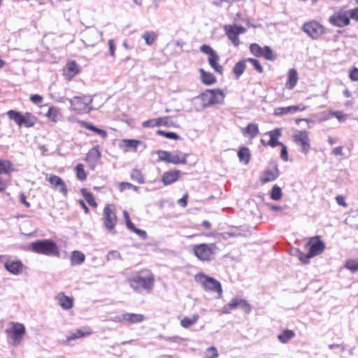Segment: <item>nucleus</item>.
Segmentation results:
<instances>
[{
    "instance_id": "nucleus-1",
    "label": "nucleus",
    "mask_w": 358,
    "mask_h": 358,
    "mask_svg": "<svg viewBox=\"0 0 358 358\" xmlns=\"http://www.w3.org/2000/svg\"><path fill=\"white\" fill-rule=\"evenodd\" d=\"M129 286L136 292L143 290L150 292L154 286L155 278L149 271L134 273L127 280Z\"/></svg>"
},
{
    "instance_id": "nucleus-2",
    "label": "nucleus",
    "mask_w": 358,
    "mask_h": 358,
    "mask_svg": "<svg viewBox=\"0 0 358 358\" xmlns=\"http://www.w3.org/2000/svg\"><path fill=\"white\" fill-rule=\"evenodd\" d=\"M8 119L15 123L18 127H34L38 121L37 117L30 112H22L9 110L6 112Z\"/></svg>"
},
{
    "instance_id": "nucleus-3",
    "label": "nucleus",
    "mask_w": 358,
    "mask_h": 358,
    "mask_svg": "<svg viewBox=\"0 0 358 358\" xmlns=\"http://www.w3.org/2000/svg\"><path fill=\"white\" fill-rule=\"evenodd\" d=\"M28 249L34 252L48 256H59V250L57 244L50 239L38 240L31 243Z\"/></svg>"
},
{
    "instance_id": "nucleus-4",
    "label": "nucleus",
    "mask_w": 358,
    "mask_h": 358,
    "mask_svg": "<svg viewBox=\"0 0 358 358\" xmlns=\"http://www.w3.org/2000/svg\"><path fill=\"white\" fill-rule=\"evenodd\" d=\"M225 94L219 89L207 90L196 97L201 101L203 108L210 107L224 103Z\"/></svg>"
},
{
    "instance_id": "nucleus-5",
    "label": "nucleus",
    "mask_w": 358,
    "mask_h": 358,
    "mask_svg": "<svg viewBox=\"0 0 358 358\" xmlns=\"http://www.w3.org/2000/svg\"><path fill=\"white\" fill-rule=\"evenodd\" d=\"M195 281L200 284L206 292H215L217 298L222 297V289L221 283L213 278L209 277L202 273H198L194 277Z\"/></svg>"
},
{
    "instance_id": "nucleus-6",
    "label": "nucleus",
    "mask_w": 358,
    "mask_h": 358,
    "mask_svg": "<svg viewBox=\"0 0 358 358\" xmlns=\"http://www.w3.org/2000/svg\"><path fill=\"white\" fill-rule=\"evenodd\" d=\"M217 250L215 243H200L193 246L194 255L201 261H210Z\"/></svg>"
},
{
    "instance_id": "nucleus-7",
    "label": "nucleus",
    "mask_w": 358,
    "mask_h": 358,
    "mask_svg": "<svg viewBox=\"0 0 358 358\" xmlns=\"http://www.w3.org/2000/svg\"><path fill=\"white\" fill-rule=\"evenodd\" d=\"M157 154L158 155L159 160L162 162L173 164H187V157L188 155L179 150H174L172 152L158 150Z\"/></svg>"
},
{
    "instance_id": "nucleus-8",
    "label": "nucleus",
    "mask_w": 358,
    "mask_h": 358,
    "mask_svg": "<svg viewBox=\"0 0 358 358\" xmlns=\"http://www.w3.org/2000/svg\"><path fill=\"white\" fill-rule=\"evenodd\" d=\"M8 338L11 341L12 344L17 346L20 344L25 334L24 326L18 322H11L6 330Z\"/></svg>"
},
{
    "instance_id": "nucleus-9",
    "label": "nucleus",
    "mask_w": 358,
    "mask_h": 358,
    "mask_svg": "<svg viewBox=\"0 0 358 358\" xmlns=\"http://www.w3.org/2000/svg\"><path fill=\"white\" fill-rule=\"evenodd\" d=\"M293 141L301 147V152L306 155L310 149L309 134L306 131H297L292 135Z\"/></svg>"
},
{
    "instance_id": "nucleus-10",
    "label": "nucleus",
    "mask_w": 358,
    "mask_h": 358,
    "mask_svg": "<svg viewBox=\"0 0 358 358\" xmlns=\"http://www.w3.org/2000/svg\"><path fill=\"white\" fill-rule=\"evenodd\" d=\"M80 71V65L74 60H68L62 70V76L67 81L72 80Z\"/></svg>"
},
{
    "instance_id": "nucleus-11",
    "label": "nucleus",
    "mask_w": 358,
    "mask_h": 358,
    "mask_svg": "<svg viewBox=\"0 0 358 358\" xmlns=\"http://www.w3.org/2000/svg\"><path fill=\"white\" fill-rule=\"evenodd\" d=\"M103 215L104 227L108 231H112L114 229L117 220L115 209L110 205H107L104 208Z\"/></svg>"
},
{
    "instance_id": "nucleus-12",
    "label": "nucleus",
    "mask_w": 358,
    "mask_h": 358,
    "mask_svg": "<svg viewBox=\"0 0 358 358\" xmlns=\"http://www.w3.org/2000/svg\"><path fill=\"white\" fill-rule=\"evenodd\" d=\"M224 29L228 38L235 46H238L240 43L238 36L245 33L246 31L245 28L238 26L237 24L226 25Z\"/></svg>"
},
{
    "instance_id": "nucleus-13",
    "label": "nucleus",
    "mask_w": 358,
    "mask_h": 358,
    "mask_svg": "<svg viewBox=\"0 0 358 358\" xmlns=\"http://www.w3.org/2000/svg\"><path fill=\"white\" fill-rule=\"evenodd\" d=\"M303 30L313 39L317 38L324 32L323 27L315 21L305 23L303 26Z\"/></svg>"
},
{
    "instance_id": "nucleus-14",
    "label": "nucleus",
    "mask_w": 358,
    "mask_h": 358,
    "mask_svg": "<svg viewBox=\"0 0 358 358\" xmlns=\"http://www.w3.org/2000/svg\"><path fill=\"white\" fill-rule=\"evenodd\" d=\"M331 24L337 27H344L350 24V14L348 11H339L329 18Z\"/></svg>"
},
{
    "instance_id": "nucleus-15",
    "label": "nucleus",
    "mask_w": 358,
    "mask_h": 358,
    "mask_svg": "<svg viewBox=\"0 0 358 358\" xmlns=\"http://www.w3.org/2000/svg\"><path fill=\"white\" fill-rule=\"evenodd\" d=\"M4 268L10 273L17 275L23 271L24 265L19 259L11 260L9 259L5 262Z\"/></svg>"
},
{
    "instance_id": "nucleus-16",
    "label": "nucleus",
    "mask_w": 358,
    "mask_h": 358,
    "mask_svg": "<svg viewBox=\"0 0 358 358\" xmlns=\"http://www.w3.org/2000/svg\"><path fill=\"white\" fill-rule=\"evenodd\" d=\"M307 108V106L303 103L296 106H290L287 107H278L274 109L275 115H283L287 114H293L297 111H303Z\"/></svg>"
},
{
    "instance_id": "nucleus-17",
    "label": "nucleus",
    "mask_w": 358,
    "mask_h": 358,
    "mask_svg": "<svg viewBox=\"0 0 358 358\" xmlns=\"http://www.w3.org/2000/svg\"><path fill=\"white\" fill-rule=\"evenodd\" d=\"M46 180L50 182L52 187L59 188V192L64 196L67 194L68 190L66 186L60 177L55 175H51L49 177H46Z\"/></svg>"
},
{
    "instance_id": "nucleus-18",
    "label": "nucleus",
    "mask_w": 358,
    "mask_h": 358,
    "mask_svg": "<svg viewBox=\"0 0 358 358\" xmlns=\"http://www.w3.org/2000/svg\"><path fill=\"white\" fill-rule=\"evenodd\" d=\"M56 299L58 301L59 306L64 310H69L73 307V299L64 294V292H60L56 296Z\"/></svg>"
},
{
    "instance_id": "nucleus-19",
    "label": "nucleus",
    "mask_w": 358,
    "mask_h": 358,
    "mask_svg": "<svg viewBox=\"0 0 358 358\" xmlns=\"http://www.w3.org/2000/svg\"><path fill=\"white\" fill-rule=\"evenodd\" d=\"M266 134H267L270 138L268 144L271 147L275 148L278 145H282V143L278 141V138L282 136L281 128H275L272 131H268Z\"/></svg>"
},
{
    "instance_id": "nucleus-20",
    "label": "nucleus",
    "mask_w": 358,
    "mask_h": 358,
    "mask_svg": "<svg viewBox=\"0 0 358 358\" xmlns=\"http://www.w3.org/2000/svg\"><path fill=\"white\" fill-rule=\"evenodd\" d=\"M279 175V171L277 166H274L271 169L266 170L260 178V181L262 183H266L275 180Z\"/></svg>"
},
{
    "instance_id": "nucleus-21",
    "label": "nucleus",
    "mask_w": 358,
    "mask_h": 358,
    "mask_svg": "<svg viewBox=\"0 0 358 358\" xmlns=\"http://www.w3.org/2000/svg\"><path fill=\"white\" fill-rule=\"evenodd\" d=\"M324 250V245L320 241H317L310 245V250L307 253L306 259H310L321 254Z\"/></svg>"
},
{
    "instance_id": "nucleus-22",
    "label": "nucleus",
    "mask_w": 358,
    "mask_h": 358,
    "mask_svg": "<svg viewBox=\"0 0 358 358\" xmlns=\"http://www.w3.org/2000/svg\"><path fill=\"white\" fill-rule=\"evenodd\" d=\"M180 171L178 170L170 171L164 173L162 181L164 185H169L176 182L180 176Z\"/></svg>"
},
{
    "instance_id": "nucleus-23",
    "label": "nucleus",
    "mask_w": 358,
    "mask_h": 358,
    "mask_svg": "<svg viewBox=\"0 0 358 358\" xmlns=\"http://www.w3.org/2000/svg\"><path fill=\"white\" fill-rule=\"evenodd\" d=\"M298 82V73L294 69H291L287 73V80L285 87L288 90H292Z\"/></svg>"
},
{
    "instance_id": "nucleus-24",
    "label": "nucleus",
    "mask_w": 358,
    "mask_h": 358,
    "mask_svg": "<svg viewBox=\"0 0 358 358\" xmlns=\"http://www.w3.org/2000/svg\"><path fill=\"white\" fill-rule=\"evenodd\" d=\"M14 171V165L10 161L0 159V175H9Z\"/></svg>"
},
{
    "instance_id": "nucleus-25",
    "label": "nucleus",
    "mask_w": 358,
    "mask_h": 358,
    "mask_svg": "<svg viewBox=\"0 0 358 358\" xmlns=\"http://www.w3.org/2000/svg\"><path fill=\"white\" fill-rule=\"evenodd\" d=\"M167 117H159L157 119L148 120L143 122L144 127H155L167 124Z\"/></svg>"
},
{
    "instance_id": "nucleus-26",
    "label": "nucleus",
    "mask_w": 358,
    "mask_h": 358,
    "mask_svg": "<svg viewBox=\"0 0 358 358\" xmlns=\"http://www.w3.org/2000/svg\"><path fill=\"white\" fill-rule=\"evenodd\" d=\"M124 319L125 322H129L131 324L140 323L145 320V317L142 314H136V313H124V317H122Z\"/></svg>"
},
{
    "instance_id": "nucleus-27",
    "label": "nucleus",
    "mask_w": 358,
    "mask_h": 358,
    "mask_svg": "<svg viewBox=\"0 0 358 358\" xmlns=\"http://www.w3.org/2000/svg\"><path fill=\"white\" fill-rule=\"evenodd\" d=\"M199 72L201 73V82L204 85H210L215 83L216 78L211 73L206 72L202 69H199Z\"/></svg>"
},
{
    "instance_id": "nucleus-28",
    "label": "nucleus",
    "mask_w": 358,
    "mask_h": 358,
    "mask_svg": "<svg viewBox=\"0 0 358 358\" xmlns=\"http://www.w3.org/2000/svg\"><path fill=\"white\" fill-rule=\"evenodd\" d=\"M259 133V128L257 124L250 123L243 129L244 136H248L250 138H255Z\"/></svg>"
},
{
    "instance_id": "nucleus-29",
    "label": "nucleus",
    "mask_w": 358,
    "mask_h": 358,
    "mask_svg": "<svg viewBox=\"0 0 358 358\" xmlns=\"http://www.w3.org/2000/svg\"><path fill=\"white\" fill-rule=\"evenodd\" d=\"M219 56L217 53L208 57V63L210 66L217 72L222 74L223 68L219 64Z\"/></svg>"
},
{
    "instance_id": "nucleus-30",
    "label": "nucleus",
    "mask_w": 358,
    "mask_h": 358,
    "mask_svg": "<svg viewBox=\"0 0 358 358\" xmlns=\"http://www.w3.org/2000/svg\"><path fill=\"white\" fill-rule=\"evenodd\" d=\"M250 156V151L248 148H241L238 152V157L240 162H243L245 164H248L249 163Z\"/></svg>"
},
{
    "instance_id": "nucleus-31",
    "label": "nucleus",
    "mask_w": 358,
    "mask_h": 358,
    "mask_svg": "<svg viewBox=\"0 0 358 358\" xmlns=\"http://www.w3.org/2000/svg\"><path fill=\"white\" fill-rule=\"evenodd\" d=\"M295 336V333L292 330H284L278 336L279 341L282 343H287L290 339Z\"/></svg>"
},
{
    "instance_id": "nucleus-32",
    "label": "nucleus",
    "mask_w": 358,
    "mask_h": 358,
    "mask_svg": "<svg viewBox=\"0 0 358 358\" xmlns=\"http://www.w3.org/2000/svg\"><path fill=\"white\" fill-rule=\"evenodd\" d=\"M199 316L197 314H194L191 317H185L180 322V324L182 327L187 329L194 324L199 320Z\"/></svg>"
},
{
    "instance_id": "nucleus-33",
    "label": "nucleus",
    "mask_w": 358,
    "mask_h": 358,
    "mask_svg": "<svg viewBox=\"0 0 358 358\" xmlns=\"http://www.w3.org/2000/svg\"><path fill=\"white\" fill-rule=\"evenodd\" d=\"M60 116L59 110L55 106L50 107L46 113V117L53 122H57L59 120Z\"/></svg>"
},
{
    "instance_id": "nucleus-34",
    "label": "nucleus",
    "mask_w": 358,
    "mask_h": 358,
    "mask_svg": "<svg viewBox=\"0 0 358 358\" xmlns=\"http://www.w3.org/2000/svg\"><path fill=\"white\" fill-rule=\"evenodd\" d=\"M88 334L89 333L87 331H83V329H77L76 331L70 333L69 335L66 336V341L69 342L73 340L80 338L88 335Z\"/></svg>"
},
{
    "instance_id": "nucleus-35",
    "label": "nucleus",
    "mask_w": 358,
    "mask_h": 358,
    "mask_svg": "<svg viewBox=\"0 0 358 358\" xmlns=\"http://www.w3.org/2000/svg\"><path fill=\"white\" fill-rule=\"evenodd\" d=\"M157 37L155 31H145L142 35V38L145 40L148 45H152Z\"/></svg>"
},
{
    "instance_id": "nucleus-36",
    "label": "nucleus",
    "mask_w": 358,
    "mask_h": 358,
    "mask_svg": "<svg viewBox=\"0 0 358 358\" xmlns=\"http://www.w3.org/2000/svg\"><path fill=\"white\" fill-rule=\"evenodd\" d=\"M85 260V255L79 252L74 251L72 252L71 262L72 265L80 264Z\"/></svg>"
},
{
    "instance_id": "nucleus-37",
    "label": "nucleus",
    "mask_w": 358,
    "mask_h": 358,
    "mask_svg": "<svg viewBox=\"0 0 358 358\" xmlns=\"http://www.w3.org/2000/svg\"><path fill=\"white\" fill-rule=\"evenodd\" d=\"M104 101V98L100 95L95 94L91 97V110L98 109Z\"/></svg>"
},
{
    "instance_id": "nucleus-38",
    "label": "nucleus",
    "mask_w": 358,
    "mask_h": 358,
    "mask_svg": "<svg viewBox=\"0 0 358 358\" xmlns=\"http://www.w3.org/2000/svg\"><path fill=\"white\" fill-rule=\"evenodd\" d=\"M261 57H263L266 59L269 60V61H274L276 58V57L274 55V53L273 52L272 50L268 46H264L262 48Z\"/></svg>"
},
{
    "instance_id": "nucleus-39",
    "label": "nucleus",
    "mask_w": 358,
    "mask_h": 358,
    "mask_svg": "<svg viewBox=\"0 0 358 358\" xmlns=\"http://www.w3.org/2000/svg\"><path fill=\"white\" fill-rule=\"evenodd\" d=\"M245 61H240L238 63L235 64L233 69V72L236 76V77H239L242 75L245 69Z\"/></svg>"
},
{
    "instance_id": "nucleus-40",
    "label": "nucleus",
    "mask_w": 358,
    "mask_h": 358,
    "mask_svg": "<svg viewBox=\"0 0 358 358\" xmlns=\"http://www.w3.org/2000/svg\"><path fill=\"white\" fill-rule=\"evenodd\" d=\"M314 116L319 122H324L331 118L332 116V110L322 111L315 114Z\"/></svg>"
},
{
    "instance_id": "nucleus-41",
    "label": "nucleus",
    "mask_w": 358,
    "mask_h": 358,
    "mask_svg": "<svg viewBox=\"0 0 358 358\" xmlns=\"http://www.w3.org/2000/svg\"><path fill=\"white\" fill-rule=\"evenodd\" d=\"M131 178L132 180L136 181L139 184L144 183V178L141 172L138 169L132 170L131 173Z\"/></svg>"
},
{
    "instance_id": "nucleus-42",
    "label": "nucleus",
    "mask_w": 358,
    "mask_h": 358,
    "mask_svg": "<svg viewBox=\"0 0 358 358\" xmlns=\"http://www.w3.org/2000/svg\"><path fill=\"white\" fill-rule=\"evenodd\" d=\"M271 197L273 200H279L282 197L281 189L278 185H274L271 189Z\"/></svg>"
},
{
    "instance_id": "nucleus-43",
    "label": "nucleus",
    "mask_w": 358,
    "mask_h": 358,
    "mask_svg": "<svg viewBox=\"0 0 358 358\" xmlns=\"http://www.w3.org/2000/svg\"><path fill=\"white\" fill-rule=\"evenodd\" d=\"M76 176L80 180H84L86 179V173L84 169V166L83 164H79L76 167Z\"/></svg>"
},
{
    "instance_id": "nucleus-44",
    "label": "nucleus",
    "mask_w": 358,
    "mask_h": 358,
    "mask_svg": "<svg viewBox=\"0 0 358 358\" xmlns=\"http://www.w3.org/2000/svg\"><path fill=\"white\" fill-rule=\"evenodd\" d=\"M345 267L354 273L358 271V261L350 259L345 262Z\"/></svg>"
},
{
    "instance_id": "nucleus-45",
    "label": "nucleus",
    "mask_w": 358,
    "mask_h": 358,
    "mask_svg": "<svg viewBox=\"0 0 358 358\" xmlns=\"http://www.w3.org/2000/svg\"><path fill=\"white\" fill-rule=\"evenodd\" d=\"M122 143L126 148H131L136 150L137 146L141 143V141L132 139H124L122 141Z\"/></svg>"
},
{
    "instance_id": "nucleus-46",
    "label": "nucleus",
    "mask_w": 358,
    "mask_h": 358,
    "mask_svg": "<svg viewBox=\"0 0 358 358\" xmlns=\"http://www.w3.org/2000/svg\"><path fill=\"white\" fill-rule=\"evenodd\" d=\"M262 48L257 43H252L250 46V52L256 57H261Z\"/></svg>"
},
{
    "instance_id": "nucleus-47",
    "label": "nucleus",
    "mask_w": 358,
    "mask_h": 358,
    "mask_svg": "<svg viewBox=\"0 0 358 358\" xmlns=\"http://www.w3.org/2000/svg\"><path fill=\"white\" fill-rule=\"evenodd\" d=\"M332 116L335 117L341 122H344L348 117V115L341 110L332 111Z\"/></svg>"
},
{
    "instance_id": "nucleus-48",
    "label": "nucleus",
    "mask_w": 358,
    "mask_h": 358,
    "mask_svg": "<svg viewBox=\"0 0 358 358\" xmlns=\"http://www.w3.org/2000/svg\"><path fill=\"white\" fill-rule=\"evenodd\" d=\"M157 133L159 135L165 136L167 138L175 139V140H178L180 138V136L173 132H168V131H164L162 130H158L157 131Z\"/></svg>"
},
{
    "instance_id": "nucleus-49",
    "label": "nucleus",
    "mask_w": 358,
    "mask_h": 358,
    "mask_svg": "<svg viewBox=\"0 0 358 358\" xmlns=\"http://www.w3.org/2000/svg\"><path fill=\"white\" fill-rule=\"evenodd\" d=\"M219 354L217 352V348L215 347L212 346L206 350L204 357L210 358H217Z\"/></svg>"
},
{
    "instance_id": "nucleus-50",
    "label": "nucleus",
    "mask_w": 358,
    "mask_h": 358,
    "mask_svg": "<svg viewBox=\"0 0 358 358\" xmlns=\"http://www.w3.org/2000/svg\"><path fill=\"white\" fill-rule=\"evenodd\" d=\"M247 62H249L259 73L263 72V67L257 59L250 58Z\"/></svg>"
},
{
    "instance_id": "nucleus-51",
    "label": "nucleus",
    "mask_w": 358,
    "mask_h": 358,
    "mask_svg": "<svg viewBox=\"0 0 358 358\" xmlns=\"http://www.w3.org/2000/svg\"><path fill=\"white\" fill-rule=\"evenodd\" d=\"M91 132H94V134H97L101 139H104L107 136L106 131L96 128L92 125H91Z\"/></svg>"
},
{
    "instance_id": "nucleus-52",
    "label": "nucleus",
    "mask_w": 358,
    "mask_h": 358,
    "mask_svg": "<svg viewBox=\"0 0 358 358\" xmlns=\"http://www.w3.org/2000/svg\"><path fill=\"white\" fill-rule=\"evenodd\" d=\"M200 50L203 53L208 55L209 57H210V55H213L216 53L209 45H202L200 47Z\"/></svg>"
},
{
    "instance_id": "nucleus-53",
    "label": "nucleus",
    "mask_w": 358,
    "mask_h": 358,
    "mask_svg": "<svg viewBox=\"0 0 358 358\" xmlns=\"http://www.w3.org/2000/svg\"><path fill=\"white\" fill-rule=\"evenodd\" d=\"M239 308H241L244 312L249 313L251 311L250 306L247 303L246 301L241 299L239 302Z\"/></svg>"
},
{
    "instance_id": "nucleus-54",
    "label": "nucleus",
    "mask_w": 358,
    "mask_h": 358,
    "mask_svg": "<svg viewBox=\"0 0 358 358\" xmlns=\"http://www.w3.org/2000/svg\"><path fill=\"white\" fill-rule=\"evenodd\" d=\"M282 147L281 152H280V157L282 159L283 161L287 162L288 161V153L287 147L282 143V145H280Z\"/></svg>"
},
{
    "instance_id": "nucleus-55",
    "label": "nucleus",
    "mask_w": 358,
    "mask_h": 358,
    "mask_svg": "<svg viewBox=\"0 0 358 358\" xmlns=\"http://www.w3.org/2000/svg\"><path fill=\"white\" fill-rule=\"evenodd\" d=\"M43 99V96L39 94H33L30 96V101L35 104H39L42 103Z\"/></svg>"
},
{
    "instance_id": "nucleus-56",
    "label": "nucleus",
    "mask_w": 358,
    "mask_h": 358,
    "mask_svg": "<svg viewBox=\"0 0 358 358\" xmlns=\"http://www.w3.org/2000/svg\"><path fill=\"white\" fill-rule=\"evenodd\" d=\"M120 257V254L119 252L116 250H113L108 252L107 255V258L108 260L117 259Z\"/></svg>"
},
{
    "instance_id": "nucleus-57",
    "label": "nucleus",
    "mask_w": 358,
    "mask_h": 358,
    "mask_svg": "<svg viewBox=\"0 0 358 358\" xmlns=\"http://www.w3.org/2000/svg\"><path fill=\"white\" fill-rule=\"evenodd\" d=\"M241 301V299L234 298L231 300L229 302V306H231V308L233 310L239 308V302Z\"/></svg>"
},
{
    "instance_id": "nucleus-58",
    "label": "nucleus",
    "mask_w": 358,
    "mask_h": 358,
    "mask_svg": "<svg viewBox=\"0 0 358 358\" xmlns=\"http://www.w3.org/2000/svg\"><path fill=\"white\" fill-rule=\"evenodd\" d=\"M90 155H91V159L92 158L99 159L101 156V154H100L97 147H95V148L91 149Z\"/></svg>"
},
{
    "instance_id": "nucleus-59",
    "label": "nucleus",
    "mask_w": 358,
    "mask_h": 358,
    "mask_svg": "<svg viewBox=\"0 0 358 358\" xmlns=\"http://www.w3.org/2000/svg\"><path fill=\"white\" fill-rule=\"evenodd\" d=\"M108 46L110 50V55L112 57H115V44L113 40L110 39L108 41Z\"/></svg>"
},
{
    "instance_id": "nucleus-60",
    "label": "nucleus",
    "mask_w": 358,
    "mask_h": 358,
    "mask_svg": "<svg viewBox=\"0 0 358 358\" xmlns=\"http://www.w3.org/2000/svg\"><path fill=\"white\" fill-rule=\"evenodd\" d=\"M350 78L352 81L358 80V69L354 68L350 73Z\"/></svg>"
},
{
    "instance_id": "nucleus-61",
    "label": "nucleus",
    "mask_w": 358,
    "mask_h": 358,
    "mask_svg": "<svg viewBox=\"0 0 358 358\" xmlns=\"http://www.w3.org/2000/svg\"><path fill=\"white\" fill-rule=\"evenodd\" d=\"M131 187H134V185L131 183L127 182H122L120 183L119 185V189L122 192L126 189H131Z\"/></svg>"
},
{
    "instance_id": "nucleus-62",
    "label": "nucleus",
    "mask_w": 358,
    "mask_h": 358,
    "mask_svg": "<svg viewBox=\"0 0 358 358\" xmlns=\"http://www.w3.org/2000/svg\"><path fill=\"white\" fill-rule=\"evenodd\" d=\"M20 201L22 203H23L27 208L30 207V203L27 201V197L24 194L22 193L20 195Z\"/></svg>"
},
{
    "instance_id": "nucleus-63",
    "label": "nucleus",
    "mask_w": 358,
    "mask_h": 358,
    "mask_svg": "<svg viewBox=\"0 0 358 358\" xmlns=\"http://www.w3.org/2000/svg\"><path fill=\"white\" fill-rule=\"evenodd\" d=\"M336 201L338 205L344 206V207L347 206V203L345 201V199L343 196H341V195L337 196L336 197Z\"/></svg>"
},
{
    "instance_id": "nucleus-64",
    "label": "nucleus",
    "mask_w": 358,
    "mask_h": 358,
    "mask_svg": "<svg viewBox=\"0 0 358 358\" xmlns=\"http://www.w3.org/2000/svg\"><path fill=\"white\" fill-rule=\"evenodd\" d=\"M348 13L350 14V18L351 17L358 21V8L350 10Z\"/></svg>"
}]
</instances>
